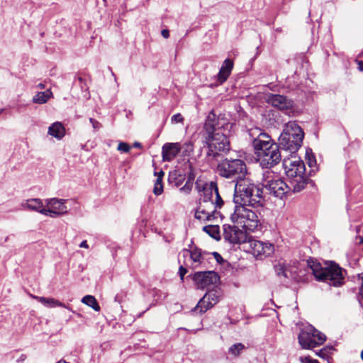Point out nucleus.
Masks as SVG:
<instances>
[{
  "mask_svg": "<svg viewBox=\"0 0 363 363\" xmlns=\"http://www.w3.org/2000/svg\"><path fill=\"white\" fill-rule=\"evenodd\" d=\"M234 124L224 117L216 118L210 114L204 124V139L208 147V155L216 157L230 150L228 137L233 130Z\"/></svg>",
  "mask_w": 363,
  "mask_h": 363,
  "instance_id": "1",
  "label": "nucleus"
},
{
  "mask_svg": "<svg viewBox=\"0 0 363 363\" xmlns=\"http://www.w3.org/2000/svg\"><path fill=\"white\" fill-rule=\"evenodd\" d=\"M250 135L253 138L252 145L257 160L262 168L269 170L280 162L279 147L268 134L255 128L250 130Z\"/></svg>",
  "mask_w": 363,
  "mask_h": 363,
  "instance_id": "2",
  "label": "nucleus"
},
{
  "mask_svg": "<svg viewBox=\"0 0 363 363\" xmlns=\"http://www.w3.org/2000/svg\"><path fill=\"white\" fill-rule=\"evenodd\" d=\"M196 187L199 191L203 192V198L200 199L195 212V218L201 221H214L220 217L217 208H220L223 201L218 193L217 185L214 182L206 183L202 186L196 182Z\"/></svg>",
  "mask_w": 363,
  "mask_h": 363,
  "instance_id": "3",
  "label": "nucleus"
},
{
  "mask_svg": "<svg viewBox=\"0 0 363 363\" xmlns=\"http://www.w3.org/2000/svg\"><path fill=\"white\" fill-rule=\"evenodd\" d=\"M262 190L249 178L237 181L233 201L235 205H247L253 208L262 206Z\"/></svg>",
  "mask_w": 363,
  "mask_h": 363,
  "instance_id": "4",
  "label": "nucleus"
},
{
  "mask_svg": "<svg viewBox=\"0 0 363 363\" xmlns=\"http://www.w3.org/2000/svg\"><path fill=\"white\" fill-rule=\"evenodd\" d=\"M247 206V205H235L234 211L230 216L231 221L241 227L245 232L260 230L262 228L260 213Z\"/></svg>",
  "mask_w": 363,
  "mask_h": 363,
  "instance_id": "5",
  "label": "nucleus"
},
{
  "mask_svg": "<svg viewBox=\"0 0 363 363\" xmlns=\"http://www.w3.org/2000/svg\"><path fill=\"white\" fill-rule=\"evenodd\" d=\"M308 266L318 281L327 282L333 286H340L343 284L344 277L342 269L336 264L331 263L322 266L320 263L312 259L308 260Z\"/></svg>",
  "mask_w": 363,
  "mask_h": 363,
  "instance_id": "6",
  "label": "nucleus"
},
{
  "mask_svg": "<svg viewBox=\"0 0 363 363\" xmlns=\"http://www.w3.org/2000/svg\"><path fill=\"white\" fill-rule=\"evenodd\" d=\"M283 165L293 191L299 192L303 189L307 181L304 162L299 157L294 156L284 159Z\"/></svg>",
  "mask_w": 363,
  "mask_h": 363,
  "instance_id": "7",
  "label": "nucleus"
},
{
  "mask_svg": "<svg viewBox=\"0 0 363 363\" xmlns=\"http://www.w3.org/2000/svg\"><path fill=\"white\" fill-rule=\"evenodd\" d=\"M304 133L295 122L287 123L279 138V147L284 150L294 153L301 147Z\"/></svg>",
  "mask_w": 363,
  "mask_h": 363,
  "instance_id": "8",
  "label": "nucleus"
},
{
  "mask_svg": "<svg viewBox=\"0 0 363 363\" xmlns=\"http://www.w3.org/2000/svg\"><path fill=\"white\" fill-rule=\"evenodd\" d=\"M219 174L227 179H242L247 174V167L244 161L240 159L225 158L218 165Z\"/></svg>",
  "mask_w": 363,
  "mask_h": 363,
  "instance_id": "9",
  "label": "nucleus"
},
{
  "mask_svg": "<svg viewBox=\"0 0 363 363\" xmlns=\"http://www.w3.org/2000/svg\"><path fill=\"white\" fill-rule=\"evenodd\" d=\"M262 185L269 194L281 199L292 189L289 183L286 184L270 170H266L262 173Z\"/></svg>",
  "mask_w": 363,
  "mask_h": 363,
  "instance_id": "10",
  "label": "nucleus"
},
{
  "mask_svg": "<svg viewBox=\"0 0 363 363\" xmlns=\"http://www.w3.org/2000/svg\"><path fill=\"white\" fill-rule=\"evenodd\" d=\"M207 255L206 252H203L198 248L191 250L184 249L179 253V262H181L183 259L182 262L185 267L195 269L206 267Z\"/></svg>",
  "mask_w": 363,
  "mask_h": 363,
  "instance_id": "11",
  "label": "nucleus"
},
{
  "mask_svg": "<svg viewBox=\"0 0 363 363\" xmlns=\"http://www.w3.org/2000/svg\"><path fill=\"white\" fill-rule=\"evenodd\" d=\"M325 340V335L311 325L303 330L298 335V342L303 348L315 347L322 345Z\"/></svg>",
  "mask_w": 363,
  "mask_h": 363,
  "instance_id": "12",
  "label": "nucleus"
},
{
  "mask_svg": "<svg viewBox=\"0 0 363 363\" xmlns=\"http://www.w3.org/2000/svg\"><path fill=\"white\" fill-rule=\"evenodd\" d=\"M247 242L249 245V250L257 259H262L269 257L274 250V245L268 242L249 238Z\"/></svg>",
  "mask_w": 363,
  "mask_h": 363,
  "instance_id": "13",
  "label": "nucleus"
},
{
  "mask_svg": "<svg viewBox=\"0 0 363 363\" xmlns=\"http://www.w3.org/2000/svg\"><path fill=\"white\" fill-rule=\"evenodd\" d=\"M67 200L62 199H48L45 200L46 208L43 210V215L55 218L67 213V207L65 205Z\"/></svg>",
  "mask_w": 363,
  "mask_h": 363,
  "instance_id": "14",
  "label": "nucleus"
},
{
  "mask_svg": "<svg viewBox=\"0 0 363 363\" xmlns=\"http://www.w3.org/2000/svg\"><path fill=\"white\" fill-rule=\"evenodd\" d=\"M192 279L198 289H204L216 285L219 281L218 275L213 271L197 272L192 275Z\"/></svg>",
  "mask_w": 363,
  "mask_h": 363,
  "instance_id": "15",
  "label": "nucleus"
},
{
  "mask_svg": "<svg viewBox=\"0 0 363 363\" xmlns=\"http://www.w3.org/2000/svg\"><path fill=\"white\" fill-rule=\"evenodd\" d=\"M239 226L223 225V238L233 244H240L247 240V232L238 228Z\"/></svg>",
  "mask_w": 363,
  "mask_h": 363,
  "instance_id": "16",
  "label": "nucleus"
},
{
  "mask_svg": "<svg viewBox=\"0 0 363 363\" xmlns=\"http://www.w3.org/2000/svg\"><path fill=\"white\" fill-rule=\"evenodd\" d=\"M266 101L281 111H289L294 107V101L284 95L269 94L266 96Z\"/></svg>",
  "mask_w": 363,
  "mask_h": 363,
  "instance_id": "17",
  "label": "nucleus"
},
{
  "mask_svg": "<svg viewBox=\"0 0 363 363\" xmlns=\"http://www.w3.org/2000/svg\"><path fill=\"white\" fill-rule=\"evenodd\" d=\"M181 150V145L179 143H167L162 148L163 161L170 162L174 160Z\"/></svg>",
  "mask_w": 363,
  "mask_h": 363,
  "instance_id": "18",
  "label": "nucleus"
},
{
  "mask_svg": "<svg viewBox=\"0 0 363 363\" xmlns=\"http://www.w3.org/2000/svg\"><path fill=\"white\" fill-rule=\"evenodd\" d=\"M220 293L218 291H210L207 292L201 299H200V306L203 305L205 302L208 303L206 308L203 306V311H208L215 306L220 300Z\"/></svg>",
  "mask_w": 363,
  "mask_h": 363,
  "instance_id": "19",
  "label": "nucleus"
},
{
  "mask_svg": "<svg viewBox=\"0 0 363 363\" xmlns=\"http://www.w3.org/2000/svg\"><path fill=\"white\" fill-rule=\"evenodd\" d=\"M233 68V61L230 59L225 60L217 75V81L220 84H223L227 80L232 72Z\"/></svg>",
  "mask_w": 363,
  "mask_h": 363,
  "instance_id": "20",
  "label": "nucleus"
},
{
  "mask_svg": "<svg viewBox=\"0 0 363 363\" xmlns=\"http://www.w3.org/2000/svg\"><path fill=\"white\" fill-rule=\"evenodd\" d=\"M21 207L23 209L37 211L41 214H43V210H45L43 201L40 199H27L21 203Z\"/></svg>",
  "mask_w": 363,
  "mask_h": 363,
  "instance_id": "21",
  "label": "nucleus"
},
{
  "mask_svg": "<svg viewBox=\"0 0 363 363\" xmlns=\"http://www.w3.org/2000/svg\"><path fill=\"white\" fill-rule=\"evenodd\" d=\"M48 133L57 140H61L65 135V128L60 122H55L48 128Z\"/></svg>",
  "mask_w": 363,
  "mask_h": 363,
  "instance_id": "22",
  "label": "nucleus"
},
{
  "mask_svg": "<svg viewBox=\"0 0 363 363\" xmlns=\"http://www.w3.org/2000/svg\"><path fill=\"white\" fill-rule=\"evenodd\" d=\"M31 297L33 298L38 301L43 305H44L46 307H48V308H55L57 306H60V307H63V308L69 309L63 303L59 301L57 299L52 298H45V297L37 296H34V295H31Z\"/></svg>",
  "mask_w": 363,
  "mask_h": 363,
  "instance_id": "23",
  "label": "nucleus"
},
{
  "mask_svg": "<svg viewBox=\"0 0 363 363\" xmlns=\"http://www.w3.org/2000/svg\"><path fill=\"white\" fill-rule=\"evenodd\" d=\"M52 96L50 90L47 89L45 91L38 92L33 99L35 104H43L46 103L50 98Z\"/></svg>",
  "mask_w": 363,
  "mask_h": 363,
  "instance_id": "24",
  "label": "nucleus"
},
{
  "mask_svg": "<svg viewBox=\"0 0 363 363\" xmlns=\"http://www.w3.org/2000/svg\"><path fill=\"white\" fill-rule=\"evenodd\" d=\"M155 174L157 175V179L155 182L153 192L155 195L159 196L163 192V185L162 180L164 174L163 171H160L158 173L155 172Z\"/></svg>",
  "mask_w": 363,
  "mask_h": 363,
  "instance_id": "25",
  "label": "nucleus"
},
{
  "mask_svg": "<svg viewBox=\"0 0 363 363\" xmlns=\"http://www.w3.org/2000/svg\"><path fill=\"white\" fill-rule=\"evenodd\" d=\"M82 302L93 308L95 311H100V306L96 299V298L91 295H86L84 296L82 299Z\"/></svg>",
  "mask_w": 363,
  "mask_h": 363,
  "instance_id": "26",
  "label": "nucleus"
},
{
  "mask_svg": "<svg viewBox=\"0 0 363 363\" xmlns=\"http://www.w3.org/2000/svg\"><path fill=\"white\" fill-rule=\"evenodd\" d=\"M246 349L242 343H235L228 348V354L233 357H238Z\"/></svg>",
  "mask_w": 363,
  "mask_h": 363,
  "instance_id": "27",
  "label": "nucleus"
},
{
  "mask_svg": "<svg viewBox=\"0 0 363 363\" xmlns=\"http://www.w3.org/2000/svg\"><path fill=\"white\" fill-rule=\"evenodd\" d=\"M203 231L215 239L219 238V228L217 225H209L203 228Z\"/></svg>",
  "mask_w": 363,
  "mask_h": 363,
  "instance_id": "28",
  "label": "nucleus"
},
{
  "mask_svg": "<svg viewBox=\"0 0 363 363\" xmlns=\"http://www.w3.org/2000/svg\"><path fill=\"white\" fill-rule=\"evenodd\" d=\"M181 150H182L184 156H189L194 152V144L191 141L184 143L181 145Z\"/></svg>",
  "mask_w": 363,
  "mask_h": 363,
  "instance_id": "29",
  "label": "nucleus"
},
{
  "mask_svg": "<svg viewBox=\"0 0 363 363\" xmlns=\"http://www.w3.org/2000/svg\"><path fill=\"white\" fill-rule=\"evenodd\" d=\"M117 150L121 152H128L130 150V146L126 143L120 142Z\"/></svg>",
  "mask_w": 363,
  "mask_h": 363,
  "instance_id": "30",
  "label": "nucleus"
},
{
  "mask_svg": "<svg viewBox=\"0 0 363 363\" xmlns=\"http://www.w3.org/2000/svg\"><path fill=\"white\" fill-rule=\"evenodd\" d=\"M192 189V183L186 182L184 186L180 188L179 191L184 194H188L190 193Z\"/></svg>",
  "mask_w": 363,
  "mask_h": 363,
  "instance_id": "31",
  "label": "nucleus"
},
{
  "mask_svg": "<svg viewBox=\"0 0 363 363\" xmlns=\"http://www.w3.org/2000/svg\"><path fill=\"white\" fill-rule=\"evenodd\" d=\"M171 121L172 123H182L184 121V118L182 117V116L180 113H177V114H174V116H172V117L171 118Z\"/></svg>",
  "mask_w": 363,
  "mask_h": 363,
  "instance_id": "32",
  "label": "nucleus"
},
{
  "mask_svg": "<svg viewBox=\"0 0 363 363\" xmlns=\"http://www.w3.org/2000/svg\"><path fill=\"white\" fill-rule=\"evenodd\" d=\"M308 157V164L311 167H313L316 164V160L313 155H309L308 153H306Z\"/></svg>",
  "mask_w": 363,
  "mask_h": 363,
  "instance_id": "33",
  "label": "nucleus"
},
{
  "mask_svg": "<svg viewBox=\"0 0 363 363\" xmlns=\"http://www.w3.org/2000/svg\"><path fill=\"white\" fill-rule=\"evenodd\" d=\"M187 273V269H186V267H185L183 264H182L180 267H179V277H180V279L181 280L183 281L184 280V275Z\"/></svg>",
  "mask_w": 363,
  "mask_h": 363,
  "instance_id": "34",
  "label": "nucleus"
},
{
  "mask_svg": "<svg viewBox=\"0 0 363 363\" xmlns=\"http://www.w3.org/2000/svg\"><path fill=\"white\" fill-rule=\"evenodd\" d=\"M89 121L90 123H91L92 125V127L94 130H99V128H101V123L97 121L96 120L92 118H89Z\"/></svg>",
  "mask_w": 363,
  "mask_h": 363,
  "instance_id": "35",
  "label": "nucleus"
},
{
  "mask_svg": "<svg viewBox=\"0 0 363 363\" xmlns=\"http://www.w3.org/2000/svg\"><path fill=\"white\" fill-rule=\"evenodd\" d=\"M358 278L362 281L359 292V297L360 299H363V272L362 274H358Z\"/></svg>",
  "mask_w": 363,
  "mask_h": 363,
  "instance_id": "36",
  "label": "nucleus"
},
{
  "mask_svg": "<svg viewBox=\"0 0 363 363\" xmlns=\"http://www.w3.org/2000/svg\"><path fill=\"white\" fill-rule=\"evenodd\" d=\"M207 305H208V303L205 302V303L203 305L200 306V301H199V303H197L196 306L195 307L194 310L199 311V313L202 314L206 311H203V306H204L206 308V306H207Z\"/></svg>",
  "mask_w": 363,
  "mask_h": 363,
  "instance_id": "37",
  "label": "nucleus"
},
{
  "mask_svg": "<svg viewBox=\"0 0 363 363\" xmlns=\"http://www.w3.org/2000/svg\"><path fill=\"white\" fill-rule=\"evenodd\" d=\"M277 272L279 276L282 275L284 277H288V272L284 267H280L279 269H277Z\"/></svg>",
  "mask_w": 363,
  "mask_h": 363,
  "instance_id": "38",
  "label": "nucleus"
},
{
  "mask_svg": "<svg viewBox=\"0 0 363 363\" xmlns=\"http://www.w3.org/2000/svg\"><path fill=\"white\" fill-rule=\"evenodd\" d=\"M301 360L303 363H319L317 360L311 359V358H309L308 357H301Z\"/></svg>",
  "mask_w": 363,
  "mask_h": 363,
  "instance_id": "39",
  "label": "nucleus"
},
{
  "mask_svg": "<svg viewBox=\"0 0 363 363\" xmlns=\"http://www.w3.org/2000/svg\"><path fill=\"white\" fill-rule=\"evenodd\" d=\"M195 178V175L191 171L189 173V176H188V180L187 182H190L191 183H192V182L194 181Z\"/></svg>",
  "mask_w": 363,
  "mask_h": 363,
  "instance_id": "40",
  "label": "nucleus"
},
{
  "mask_svg": "<svg viewBox=\"0 0 363 363\" xmlns=\"http://www.w3.org/2000/svg\"><path fill=\"white\" fill-rule=\"evenodd\" d=\"M162 35L164 38H168L169 36V30H162Z\"/></svg>",
  "mask_w": 363,
  "mask_h": 363,
  "instance_id": "41",
  "label": "nucleus"
},
{
  "mask_svg": "<svg viewBox=\"0 0 363 363\" xmlns=\"http://www.w3.org/2000/svg\"><path fill=\"white\" fill-rule=\"evenodd\" d=\"M79 247H83V248H88V247H89V245H88V244H87L86 241V240H84V241H82V242L80 243Z\"/></svg>",
  "mask_w": 363,
  "mask_h": 363,
  "instance_id": "42",
  "label": "nucleus"
},
{
  "mask_svg": "<svg viewBox=\"0 0 363 363\" xmlns=\"http://www.w3.org/2000/svg\"><path fill=\"white\" fill-rule=\"evenodd\" d=\"M184 179V177L182 175H179V178L178 179V181L176 182L175 184L178 186L181 184L182 180Z\"/></svg>",
  "mask_w": 363,
  "mask_h": 363,
  "instance_id": "43",
  "label": "nucleus"
},
{
  "mask_svg": "<svg viewBox=\"0 0 363 363\" xmlns=\"http://www.w3.org/2000/svg\"><path fill=\"white\" fill-rule=\"evenodd\" d=\"M358 65H359V69L362 72L363 71V62L362 61H359L358 62Z\"/></svg>",
  "mask_w": 363,
  "mask_h": 363,
  "instance_id": "44",
  "label": "nucleus"
},
{
  "mask_svg": "<svg viewBox=\"0 0 363 363\" xmlns=\"http://www.w3.org/2000/svg\"><path fill=\"white\" fill-rule=\"evenodd\" d=\"M213 255L216 258V259L218 261V259H221L220 255L218 252H213Z\"/></svg>",
  "mask_w": 363,
  "mask_h": 363,
  "instance_id": "45",
  "label": "nucleus"
},
{
  "mask_svg": "<svg viewBox=\"0 0 363 363\" xmlns=\"http://www.w3.org/2000/svg\"><path fill=\"white\" fill-rule=\"evenodd\" d=\"M133 147L140 148V147H141V144L138 142H135L133 144Z\"/></svg>",
  "mask_w": 363,
  "mask_h": 363,
  "instance_id": "46",
  "label": "nucleus"
},
{
  "mask_svg": "<svg viewBox=\"0 0 363 363\" xmlns=\"http://www.w3.org/2000/svg\"><path fill=\"white\" fill-rule=\"evenodd\" d=\"M325 352H326L325 349H323V350H320V355L323 356V357L326 356Z\"/></svg>",
  "mask_w": 363,
  "mask_h": 363,
  "instance_id": "47",
  "label": "nucleus"
},
{
  "mask_svg": "<svg viewBox=\"0 0 363 363\" xmlns=\"http://www.w3.org/2000/svg\"><path fill=\"white\" fill-rule=\"evenodd\" d=\"M57 363H69L67 362V361L64 360V359H60V361H58Z\"/></svg>",
  "mask_w": 363,
  "mask_h": 363,
  "instance_id": "48",
  "label": "nucleus"
},
{
  "mask_svg": "<svg viewBox=\"0 0 363 363\" xmlns=\"http://www.w3.org/2000/svg\"><path fill=\"white\" fill-rule=\"evenodd\" d=\"M361 357H362V360H363V350H362V352H361Z\"/></svg>",
  "mask_w": 363,
  "mask_h": 363,
  "instance_id": "49",
  "label": "nucleus"
},
{
  "mask_svg": "<svg viewBox=\"0 0 363 363\" xmlns=\"http://www.w3.org/2000/svg\"><path fill=\"white\" fill-rule=\"evenodd\" d=\"M39 86H40L41 88H43V87H44V86H43V84H39Z\"/></svg>",
  "mask_w": 363,
  "mask_h": 363,
  "instance_id": "50",
  "label": "nucleus"
},
{
  "mask_svg": "<svg viewBox=\"0 0 363 363\" xmlns=\"http://www.w3.org/2000/svg\"><path fill=\"white\" fill-rule=\"evenodd\" d=\"M2 111H3V110H2V109H0V114L1 113V112H2Z\"/></svg>",
  "mask_w": 363,
  "mask_h": 363,
  "instance_id": "51",
  "label": "nucleus"
},
{
  "mask_svg": "<svg viewBox=\"0 0 363 363\" xmlns=\"http://www.w3.org/2000/svg\"><path fill=\"white\" fill-rule=\"evenodd\" d=\"M361 242H362V243H363V238H362Z\"/></svg>",
  "mask_w": 363,
  "mask_h": 363,
  "instance_id": "52",
  "label": "nucleus"
}]
</instances>
